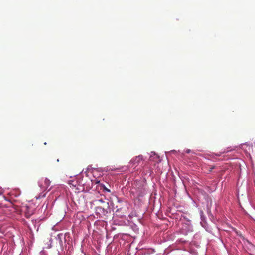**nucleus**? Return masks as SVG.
<instances>
[{"instance_id":"nucleus-1","label":"nucleus","mask_w":255,"mask_h":255,"mask_svg":"<svg viewBox=\"0 0 255 255\" xmlns=\"http://www.w3.org/2000/svg\"><path fill=\"white\" fill-rule=\"evenodd\" d=\"M243 158L252 159L255 157V143L254 145L249 143L241 144L238 148Z\"/></svg>"},{"instance_id":"nucleus-3","label":"nucleus","mask_w":255,"mask_h":255,"mask_svg":"<svg viewBox=\"0 0 255 255\" xmlns=\"http://www.w3.org/2000/svg\"><path fill=\"white\" fill-rule=\"evenodd\" d=\"M103 191H107L108 192H110V190L109 189H108V188H107L105 185H103Z\"/></svg>"},{"instance_id":"nucleus-2","label":"nucleus","mask_w":255,"mask_h":255,"mask_svg":"<svg viewBox=\"0 0 255 255\" xmlns=\"http://www.w3.org/2000/svg\"><path fill=\"white\" fill-rule=\"evenodd\" d=\"M50 181L49 179H48L47 178H46L45 179V184L46 187H48L50 185Z\"/></svg>"},{"instance_id":"nucleus-4","label":"nucleus","mask_w":255,"mask_h":255,"mask_svg":"<svg viewBox=\"0 0 255 255\" xmlns=\"http://www.w3.org/2000/svg\"><path fill=\"white\" fill-rule=\"evenodd\" d=\"M138 157L140 159H143V156L142 155H139L138 156Z\"/></svg>"},{"instance_id":"nucleus-6","label":"nucleus","mask_w":255,"mask_h":255,"mask_svg":"<svg viewBox=\"0 0 255 255\" xmlns=\"http://www.w3.org/2000/svg\"><path fill=\"white\" fill-rule=\"evenodd\" d=\"M187 152H188H188H189V150H188L187 151Z\"/></svg>"},{"instance_id":"nucleus-5","label":"nucleus","mask_w":255,"mask_h":255,"mask_svg":"<svg viewBox=\"0 0 255 255\" xmlns=\"http://www.w3.org/2000/svg\"><path fill=\"white\" fill-rule=\"evenodd\" d=\"M236 159H241L242 157H237Z\"/></svg>"}]
</instances>
